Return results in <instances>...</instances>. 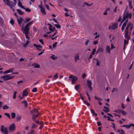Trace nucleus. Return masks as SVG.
<instances>
[{
	"label": "nucleus",
	"instance_id": "obj_7",
	"mask_svg": "<svg viewBox=\"0 0 134 134\" xmlns=\"http://www.w3.org/2000/svg\"><path fill=\"white\" fill-rule=\"evenodd\" d=\"M87 86L89 88L91 91L92 90V88L91 87V85L92 84L91 81L88 80L87 81Z\"/></svg>",
	"mask_w": 134,
	"mask_h": 134
},
{
	"label": "nucleus",
	"instance_id": "obj_4",
	"mask_svg": "<svg viewBox=\"0 0 134 134\" xmlns=\"http://www.w3.org/2000/svg\"><path fill=\"white\" fill-rule=\"evenodd\" d=\"M15 129V126L14 123H13L10 125L9 127V129L10 131H14Z\"/></svg>",
	"mask_w": 134,
	"mask_h": 134
},
{
	"label": "nucleus",
	"instance_id": "obj_44",
	"mask_svg": "<svg viewBox=\"0 0 134 134\" xmlns=\"http://www.w3.org/2000/svg\"><path fill=\"white\" fill-rule=\"evenodd\" d=\"M33 23V21H32L28 23L27 25H26L27 26H29V25H31Z\"/></svg>",
	"mask_w": 134,
	"mask_h": 134
},
{
	"label": "nucleus",
	"instance_id": "obj_8",
	"mask_svg": "<svg viewBox=\"0 0 134 134\" xmlns=\"http://www.w3.org/2000/svg\"><path fill=\"white\" fill-rule=\"evenodd\" d=\"M118 23H115L113 24L111 27V29L112 30H115V29L118 28Z\"/></svg>",
	"mask_w": 134,
	"mask_h": 134
},
{
	"label": "nucleus",
	"instance_id": "obj_39",
	"mask_svg": "<svg viewBox=\"0 0 134 134\" xmlns=\"http://www.w3.org/2000/svg\"><path fill=\"white\" fill-rule=\"evenodd\" d=\"M75 88L76 90H77L79 88V85H77L75 86Z\"/></svg>",
	"mask_w": 134,
	"mask_h": 134
},
{
	"label": "nucleus",
	"instance_id": "obj_19",
	"mask_svg": "<svg viewBox=\"0 0 134 134\" xmlns=\"http://www.w3.org/2000/svg\"><path fill=\"white\" fill-rule=\"evenodd\" d=\"M41 12L44 15L46 14V13L45 12V9L44 8L41 9Z\"/></svg>",
	"mask_w": 134,
	"mask_h": 134
},
{
	"label": "nucleus",
	"instance_id": "obj_6",
	"mask_svg": "<svg viewBox=\"0 0 134 134\" xmlns=\"http://www.w3.org/2000/svg\"><path fill=\"white\" fill-rule=\"evenodd\" d=\"M131 23L129 22L128 24L126 27V29L125 30V34H127L129 35V32H128V29L129 27L131 26Z\"/></svg>",
	"mask_w": 134,
	"mask_h": 134
},
{
	"label": "nucleus",
	"instance_id": "obj_21",
	"mask_svg": "<svg viewBox=\"0 0 134 134\" xmlns=\"http://www.w3.org/2000/svg\"><path fill=\"white\" fill-rule=\"evenodd\" d=\"M22 103H24L25 105V108L27 106V103L26 100L24 101H22L21 102Z\"/></svg>",
	"mask_w": 134,
	"mask_h": 134
},
{
	"label": "nucleus",
	"instance_id": "obj_22",
	"mask_svg": "<svg viewBox=\"0 0 134 134\" xmlns=\"http://www.w3.org/2000/svg\"><path fill=\"white\" fill-rule=\"evenodd\" d=\"M17 20L18 23H21L23 21V19L22 18H18Z\"/></svg>",
	"mask_w": 134,
	"mask_h": 134
},
{
	"label": "nucleus",
	"instance_id": "obj_48",
	"mask_svg": "<svg viewBox=\"0 0 134 134\" xmlns=\"http://www.w3.org/2000/svg\"><path fill=\"white\" fill-rule=\"evenodd\" d=\"M54 30L57 31V30L55 29V27H53V29H52L50 31L52 32H54Z\"/></svg>",
	"mask_w": 134,
	"mask_h": 134
},
{
	"label": "nucleus",
	"instance_id": "obj_1",
	"mask_svg": "<svg viewBox=\"0 0 134 134\" xmlns=\"http://www.w3.org/2000/svg\"><path fill=\"white\" fill-rule=\"evenodd\" d=\"M1 131L3 134H8L9 133L7 128L5 127L4 128L3 125H2L1 126Z\"/></svg>",
	"mask_w": 134,
	"mask_h": 134
},
{
	"label": "nucleus",
	"instance_id": "obj_59",
	"mask_svg": "<svg viewBox=\"0 0 134 134\" xmlns=\"http://www.w3.org/2000/svg\"><path fill=\"white\" fill-rule=\"evenodd\" d=\"M14 1V2H13V6L14 5V6H15L16 5V0H13Z\"/></svg>",
	"mask_w": 134,
	"mask_h": 134
},
{
	"label": "nucleus",
	"instance_id": "obj_56",
	"mask_svg": "<svg viewBox=\"0 0 134 134\" xmlns=\"http://www.w3.org/2000/svg\"><path fill=\"white\" fill-rule=\"evenodd\" d=\"M125 20L123 18L122 21L121 22L120 24L119 25V26H121L122 23L125 21Z\"/></svg>",
	"mask_w": 134,
	"mask_h": 134
},
{
	"label": "nucleus",
	"instance_id": "obj_36",
	"mask_svg": "<svg viewBox=\"0 0 134 134\" xmlns=\"http://www.w3.org/2000/svg\"><path fill=\"white\" fill-rule=\"evenodd\" d=\"M54 26H56V27L57 29L60 28L61 27V26L59 24H55L54 25Z\"/></svg>",
	"mask_w": 134,
	"mask_h": 134
},
{
	"label": "nucleus",
	"instance_id": "obj_3",
	"mask_svg": "<svg viewBox=\"0 0 134 134\" xmlns=\"http://www.w3.org/2000/svg\"><path fill=\"white\" fill-rule=\"evenodd\" d=\"M126 39H127V40H126L125 39L124 40V46L126 44H128L129 43V41L130 38V36L129 35H128L125 34L124 35Z\"/></svg>",
	"mask_w": 134,
	"mask_h": 134
},
{
	"label": "nucleus",
	"instance_id": "obj_52",
	"mask_svg": "<svg viewBox=\"0 0 134 134\" xmlns=\"http://www.w3.org/2000/svg\"><path fill=\"white\" fill-rule=\"evenodd\" d=\"M121 110L120 109H118V110H116L114 111L116 113H120L121 112Z\"/></svg>",
	"mask_w": 134,
	"mask_h": 134
},
{
	"label": "nucleus",
	"instance_id": "obj_37",
	"mask_svg": "<svg viewBox=\"0 0 134 134\" xmlns=\"http://www.w3.org/2000/svg\"><path fill=\"white\" fill-rule=\"evenodd\" d=\"M17 93V92L15 91L14 93L13 96V99H15L16 97V94Z\"/></svg>",
	"mask_w": 134,
	"mask_h": 134
},
{
	"label": "nucleus",
	"instance_id": "obj_54",
	"mask_svg": "<svg viewBox=\"0 0 134 134\" xmlns=\"http://www.w3.org/2000/svg\"><path fill=\"white\" fill-rule=\"evenodd\" d=\"M97 124L98 126H100L102 125V124L100 121L97 122Z\"/></svg>",
	"mask_w": 134,
	"mask_h": 134
},
{
	"label": "nucleus",
	"instance_id": "obj_50",
	"mask_svg": "<svg viewBox=\"0 0 134 134\" xmlns=\"http://www.w3.org/2000/svg\"><path fill=\"white\" fill-rule=\"evenodd\" d=\"M96 51V49H93V51L91 53V54L93 55H94Z\"/></svg>",
	"mask_w": 134,
	"mask_h": 134
},
{
	"label": "nucleus",
	"instance_id": "obj_57",
	"mask_svg": "<svg viewBox=\"0 0 134 134\" xmlns=\"http://www.w3.org/2000/svg\"><path fill=\"white\" fill-rule=\"evenodd\" d=\"M31 19L30 18H27L26 19V23H28L30 21Z\"/></svg>",
	"mask_w": 134,
	"mask_h": 134
},
{
	"label": "nucleus",
	"instance_id": "obj_25",
	"mask_svg": "<svg viewBox=\"0 0 134 134\" xmlns=\"http://www.w3.org/2000/svg\"><path fill=\"white\" fill-rule=\"evenodd\" d=\"M11 117L13 119H14L15 118L16 114L14 113H11Z\"/></svg>",
	"mask_w": 134,
	"mask_h": 134
},
{
	"label": "nucleus",
	"instance_id": "obj_26",
	"mask_svg": "<svg viewBox=\"0 0 134 134\" xmlns=\"http://www.w3.org/2000/svg\"><path fill=\"white\" fill-rule=\"evenodd\" d=\"M33 46L35 47H36L37 49H38L39 48H41V46L40 45H37L35 44H34Z\"/></svg>",
	"mask_w": 134,
	"mask_h": 134
},
{
	"label": "nucleus",
	"instance_id": "obj_28",
	"mask_svg": "<svg viewBox=\"0 0 134 134\" xmlns=\"http://www.w3.org/2000/svg\"><path fill=\"white\" fill-rule=\"evenodd\" d=\"M124 115H125L127 114V113L124 110H121V112Z\"/></svg>",
	"mask_w": 134,
	"mask_h": 134
},
{
	"label": "nucleus",
	"instance_id": "obj_10",
	"mask_svg": "<svg viewBox=\"0 0 134 134\" xmlns=\"http://www.w3.org/2000/svg\"><path fill=\"white\" fill-rule=\"evenodd\" d=\"M103 108L104 109H103V110L105 113H107L109 111V108L108 107L106 106H104L103 107Z\"/></svg>",
	"mask_w": 134,
	"mask_h": 134
},
{
	"label": "nucleus",
	"instance_id": "obj_47",
	"mask_svg": "<svg viewBox=\"0 0 134 134\" xmlns=\"http://www.w3.org/2000/svg\"><path fill=\"white\" fill-rule=\"evenodd\" d=\"M37 88H34L32 90V91L33 92H36L37 91Z\"/></svg>",
	"mask_w": 134,
	"mask_h": 134
},
{
	"label": "nucleus",
	"instance_id": "obj_60",
	"mask_svg": "<svg viewBox=\"0 0 134 134\" xmlns=\"http://www.w3.org/2000/svg\"><path fill=\"white\" fill-rule=\"evenodd\" d=\"M89 41V40H88L87 41H86V42L85 44L86 46H87V45L88 44Z\"/></svg>",
	"mask_w": 134,
	"mask_h": 134
},
{
	"label": "nucleus",
	"instance_id": "obj_35",
	"mask_svg": "<svg viewBox=\"0 0 134 134\" xmlns=\"http://www.w3.org/2000/svg\"><path fill=\"white\" fill-rule=\"evenodd\" d=\"M128 19H127L124 22V23L123 24V25H125L126 26L127 24L128 23Z\"/></svg>",
	"mask_w": 134,
	"mask_h": 134
},
{
	"label": "nucleus",
	"instance_id": "obj_46",
	"mask_svg": "<svg viewBox=\"0 0 134 134\" xmlns=\"http://www.w3.org/2000/svg\"><path fill=\"white\" fill-rule=\"evenodd\" d=\"M28 34L29 33H25L24 34L25 35L26 38L29 40V37L28 35Z\"/></svg>",
	"mask_w": 134,
	"mask_h": 134
},
{
	"label": "nucleus",
	"instance_id": "obj_12",
	"mask_svg": "<svg viewBox=\"0 0 134 134\" xmlns=\"http://www.w3.org/2000/svg\"><path fill=\"white\" fill-rule=\"evenodd\" d=\"M14 69V68L10 69L8 70H7L6 71H5L3 72V74H7L10 72H12L13 71V70Z\"/></svg>",
	"mask_w": 134,
	"mask_h": 134
},
{
	"label": "nucleus",
	"instance_id": "obj_34",
	"mask_svg": "<svg viewBox=\"0 0 134 134\" xmlns=\"http://www.w3.org/2000/svg\"><path fill=\"white\" fill-rule=\"evenodd\" d=\"M16 120L17 121H18L21 120V117L20 116H18L16 117Z\"/></svg>",
	"mask_w": 134,
	"mask_h": 134
},
{
	"label": "nucleus",
	"instance_id": "obj_49",
	"mask_svg": "<svg viewBox=\"0 0 134 134\" xmlns=\"http://www.w3.org/2000/svg\"><path fill=\"white\" fill-rule=\"evenodd\" d=\"M84 4H86L87 6H90L93 4V3H92L90 4H89L88 3H86V2H84Z\"/></svg>",
	"mask_w": 134,
	"mask_h": 134
},
{
	"label": "nucleus",
	"instance_id": "obj_23",
	"mask_svg": "<svg viewBox=\"0 0 134 134\" xmlns=\"http://www.w3.org/2000/svg\"><path fill=\"white\" fill-rule=\"evenodd\" d=\"M58 77V74L57 73L56 75H55L52 78V79L53 80H54L55 79H57Z\"/></svg>",
	"mask_w": 134,
	"mask_h": 134
},
{
	"label": "nucleus",
	"instance_id": "obj_55",
	"mask_svg": "<svg viewBox=\"0 0 134 134\" xmlns=\"http://www.w3.org/2000/svg\"><path fill=\"white\" fill-rule=\"evenodd\" d=\"M36 111V109H33V110H32L30 111V113H31V114H32L34 113Z\"/></svg>",
	"mask_w": 134,
	"mask_h": 134
},
{
	"label": "nucleus",
	"instance_id": "obj_27",
	"mask_svg": "<svg viewBox=\"0 0 134 134\" xmlns=\"http://www.w3.org/2000/svg\"><path fill=\"white\" fill-rule=\"evenodd\" d=\"M23 9H25L26 12H29L31 11V10L29 8H25L24 7V8H23Z\"/></svg>",
	"mask_w": 134,
	"mask_h": 134
},
{
	"label": "nucleus",
	"instance_id": "obj_11",
	"mask_svg": "<svg viewBox=\"0 0 134 134\" xmlns=\"http://www.w3.org/2000/svg\"><path fill=\"white\" fill-rule=\"evenodd\" d=\"M103 48L101 47L99 48L97 50L96 52V53H99L100 52H103Z\"/></svg>",
	"mask_w": 134,
	"mask_h": 134
},
{
	"label": "nucleus",
	"instance_id": "obj_33",
	"mask_svg": "<svg viewBox=\"0 0 134 134\" xmlns=\"http://www.w3.org/2000/svg\"><path fill=\"white\" fill-rule=\"evenodd\" d=\"M10 23L12 25H13L14 24V22L12 18H11Z\"/></svg>",
	"mask_w": 134,
	"mask_h": 134
},
{
	"label": "nucleus",
	"instance_id": "obj_32",
	"mask_svg": "<svg viewBox=\"0 0 134 134\" xmlns=\"http://www.w3.org/2000/svg\"><path fill=\"white\" fill-rule=\"evenodd\" d=\"M54 55L53 54L51 57V58L53 60H55L56 59H57V57H54Z\"/></svg>",
	"mask_w": 134,
	"mask_h": 134
},
{
	"label": "nucleus",
	"instance_id": "obj_9",
	"mask_svg": "<svg viewBox=\"0 0 134 134\" xmlns=\"http://www.w3.org/2000/svg\"><path fill=\"white\" fill-rule=\"evenodd\" d=\"M6 2V4L10 6V8H12L13 7V5L12 4H10V1L9 0H5Z\"/></svg>",
	"mask_w": 134,
	"mask_h": 134
},
{
	"label": "nucleus",
	"instance_id": "obj_64",
	"mask_svg": "<svg viewBox=\"0 0 134 134\" xmlns=\"http://www.w3.org/2000/svg\"><path fill=\"white\" fill-rule=\"evenodd\" d=\"M121 131L122 132L121 134H125L124 131L122 129L121 130Z\"/></svg>",
	"mask_w": 134,
	"mask_h": 134
},
{
	"label": "nucleus",
	"instance_id": "obj_30",
	"mask_svg": "<svg viewBox=\"0 0 134 134\" xmlns=\"http://www.w3.org/2000/svg\"><path fill=\"white\" fill-rule=\"evenodd\" d=\"M34 67L36 68H40V66L37 64L35 63L34 64Z\"/></svg>",
	"mask_w": 134,
	"mask_h": 134
},
{
	"label": "nucleus",
	"instance_id": "obj_62",
	"mask_svg": "<svg viewBox=\"0 0 134 134\" xmlns=\"http://www.w3.org/2000/svg\"><path fill=\"white\" fill-rule=\"evenodd\" d=\"M33 115V117L32 118V119H33V120H35L36 119V118L35 117V115L34 114H33L32 115Z\"/></svg>",
	"mask_w": 134,
	"mask_h": 134
},
{
	"label": "nucleus",
	"instance_id": "obj_24",
	"mask_svg": "<svg viewBox=\"0 0 134 134\" xmlns=\"http://www.w3.org/2000/svg\"><path fill=\"white\" fill-rule=\"evenodd\" d=\"M29 42L28 41H27L25 44H24L23 45V47H26L29 44Z\"/></svg>",
	"mask_w": 134,
	"mask_h": 134
},
{
	"label": "nucleus",
	"instance_id": "obj_16",
	"mask_svg": "<svg viewBox=\"0 0 134 134\" xmlns=\"http://www.w3.org/2000/svg\"><path fill=\"white\" fill-rule=\"evenodd\" d=\"M16 11L18 12L19 14L21 15H23L24 14V13L22 12L21 10L18 9L16 10Z\"/></svg>",
	"mask_w": 134,
	"mask_h": 134
},
{
	"label": "nucleus",
	"instance_id": "obj_15",
	"mask_svg": "<svg viewBox=\"0 0 134 134\" xmlns=\"http://www.w3.org/2000/svg\"><path fill=\"white\" fill-rule=\"evenodd\" d=\"M110 48L109 46H107L106 49V52L107 53L108 52L109 53H110Z\"/></svg>",
	"mask_w": 134,
	"mask_h": 134
},
{
	"label": "nucleus",
	"instance_id": "obj_42",
	"mask_svg": "<svg viewBox=\"0 0 134 134\" xmlns=\"http://www.w3.org/2000/svg\"><path fill=\"white\" fill-rule=\"evenodd\" d=\"M34 132V131L32 129L30 130V132H28L27 134H32Z\"/></svg>",
	"mask_w": 134,
	"mask_h": 134
},
{
	"label": "nucleus",
	"instance_id": "obj_13",
	"mask_svg": "<svg viewBox=\"0 0 134 134\" xmlns=\"http://www.w3.org/2000/svg\"><path fill=\"white\" fill-rule=\"evenodd\" d=\"M28 94V93L27 92L26 90H24L22 96L23 97L26 96H27Z\"/></svg>",
	"mask_w": 134,
	"mask_h": 134
},
{
	"label": "nucleus",
	"instance_id": "obj_58",
	"mask_svg": "<svg viewBox=\"0 0 134 134\" xmlns=\"http://www.w3.org/2000/svg\"><path fill=\"white\" fill-rule=\"evenodd\" d=\"M94 97L96 100H97L98 101H99V100H102V99H101V98H98L96 96H95Z\"/></svg>",
	"mask_w": 134,
	"mask_h": 134
},
{
	"label": "nucleus",
	"instance_id": "obj_63",
	"mask_svg": "<svg viewBox=\"0 0 134 134\" xmlns=\"http://www.w3.org/2000/svg\"><path fill=\"white\" fill-rule=\"evenodd\" d=\"M86 76L85 73H83L82 75V77L83 78H84Z\"/></svg>",
	"mask_w": 134,
	"mask_h": 134
},
{
	"label": "nucleus",
	"instance_id": "obj_14",
	"mask_svg": "<svg viewBox=\"0 0 134 134\" xmlns=\"http://www.w3.org/2000/svg\"><path fill=\"white\" fill-rule=\"evenodd\" d=\"M76 76H75L73 77L71 81L72 82V83L73 84L76 81L77 79V78H76Z\"/></svg>",
	"mask_w": 134,
	"mask_h": 134
},
{
	"label": "nucleus",
	"instance_id": "obj_29",
	"mask_svg": "<svg viewBox=\"0 0 134 134\" xmlns=\"http://www.w3.org/2000/svg\"><path fill=\"white\" fill-rule=\"evenodd\" d=\"M9 108V107L7 106L6 105H4L3 107V108L4 110L8 109Z\"/></svg>",
	"mask_w": 134,
	"mask_h": 134
},
{
	"label": "nucleus",
	"instance_id": "obj_45",
	"mask_svg": "<svg viewBox=\"0 0 134 134\" xmlns=\"http://www.w3.org/2000/svg\"><path fill=\"white\" fill-rule=\"evenodd\" d=\"M57 44V42H55V43L53 44L52 46L53 47V48H55Z\"/></svg>",
	"mask_w": 134,
	"mask_h": 134
},
{
	"label": "nucleus",
	"instance_id": "obj_31",
	"mask_svg": "<svg viewBox=\"0 0 134 134\" xmlns=\"http://www.w3.org/2000/svg\"><path fill=\"white\" fill-rule=\"evenodd\" d=\"M38 126L37 125H36L34 123H33L32 124V125L31 127V128L32 129H33L35 128H36Z\"/></svg>",
	"mask_w": 134,
	"mask_h": 134
},
{
	"label": "nucleus",
	"instance_id": "obj_20",
	"mask_svg": "<svg viewBox=\"0 0 134 134\" xmlns=\"http://www.w3.org/2000/svg\"><path fill=\"white\" fill-rule=\"evenodd\" d=\"M18 5L20 7L22 8H24V6L22 5L20 1H18Z\"/></svg>",
	"mask_w": 134,
	"mask_h": 134
},
{
	"label": "nucleus",
	"instance_id": "obj_40",
	"mask_svg": "<svg viewBox=\"0 0 134 134\" xmlns=\"http://www.w3.org/2000/svg\"><path fill=\"white\" fill-rule=\"evenodd\" d=\"M4 115L8 117L9 119H11L10 115L9 114L6 113H5Z\"/></svg>",
	"mask_w": 134,
	"mask_h": 134
},
{
	"label": "nucleus",
	"instance_id": "obj_2",
	"mask_svg": "<svg viewBox=\"0 0 134 134\" xmlns=\"http://www.w3.org/2000/svg\"><path fill=\"white\" fill-rule=\"evenodd\" d=\"M125 12L124 14L123 18H124L125 20L127 18H129L130 19H131V18L132 17L131 13H129L128 12H127L126 14L125 15Z\"/></svg>",
	"mask_w": 134,
	"mask_h": 134
},
{
	"label": "nucleus",
	"instance_id": "obj_53",
	"mask_svg": "<svg viewBox=\"0 0 134 134\" xmlns=\"http://www.w3.org/2000/svg\"><path fill=\"white\" fill-rule=\"evenodd\" d=\"M39 41L43 45L44 44V42L43 41V40L42 39H39Z\"/></svg>",
	"mask_w": 134,
	"mask_h": 134
},
{
	"label": "nucleus",
	"instance_id": "obj_43",
	"mask_svg": "<svg viewBox=\"0 0 134 134\" xmlns=\"http://www.w3.org/2000/svg\"><path fill=\"white\" fill-rule=\"evenodd\" d=\"M96 61L97 62L96 63V65L98 66H99L100 65V62L99 60L98 59H97Z\"/></svg>",
	"mask_w": 134,
	"mask_h": 134
},
{
	"label": "nucleus",
	"instance_id": "obj_51",
	"mask_svg": "<svg viewBox=\"0 0 134 134\" xmlns=\"http://www.w3.org/2000/svg\"><path fill=\"white\" fill-rule=\"evenodd\" d=\"M125 26H126L122 25V27L121 28V29L122 30V32H123L124 31V30Z\"/></svg>",
	"mask_w": 134,
	"mask_h": 134
},
{
	"label": "nucleus",
	"instance_id": "obj_61",
	"mask_svg": "<svg viewBox=\"0 0 134 134\" xmlns=\"http://www.w3.org/2000/svg\"><path fill=\"white\" fill-rule=\"evenodd\" d=\"M121 108L123 109H124L125 108V107L124 106V104L123 103H122L121 104Z\"/></svg>",
	"mask_w": 134,
	"mask_h": 134
},
{
	"label": "nucleus",
	"instance_id": "obj_5",
	"mask_svg": "<svg viewBox=\"0 0 134 134\" xmlns=\"http://www.w3.org/2000/svg\"><path fill=\"white\" fill-rule=\"evenodd\" d=\"M29 26H27L26 25L25 27L23 30V33L24 34L29 33Z\"/></svg>",
	"mask_w": 134,
	"mask_h": 134
},
{
	"label": "nucleus",
	"instance_id": "obj_18",
	"mask_svg": "<svg viewBox=\"0 0 134 134\" xmlns=\"http://www.w3.org/2000/svg\"><path fill=\"white\" fill-rule=\"evenodd\" d=\"M121 127H125L127 129H129L131 127L130 125V124L129 125H123L122 126H120Z\"/></svg>",
	"mask_w": 134,
	"mask_h": 134
},
{
	"label": "nucleus",
	"instance_id": "obj_17",
	"mask_svg": "<svg viewBox=\"0 0 134 134\" xmlns=\"http://www.w3.org/2000/svg\"><path fill=\"white\" fill-rule=\"evenodd\" d=\"M10 79L9 76V75H7L4 76V80H6Z\"/></svg>",
	"mask_w": 134,
	"mask_h": 134
},
{
	"label": "nucleus",
	"instance_id": "obj_41",
	"mask_svg": "<svg viewBox=\"0 0 134 134\" xmlns=\"http://www.w3.org/2000/svg\"><path fill=\"white\" fill-rule=\"evenodd\" d=\"M79 59V57L78 56H77L75 57V60L76 62L77 60Z\"/></svg>",
	"mask_w": 134,
	"mask_h": 134
},
{
	"label": "nucleus",
	"instance_id": "obj_38",
	"mask_svg": "<svg viewBox=\"0 0 134 134\" xmlns=\"http://www.w3.org/2000/svg\"><path fill=\"white\" fill-rule=\"evenodd\" d=\"M47 25L49 26V29L50 30L52 29V25L50 24H47Z\"/></svg>",
	"mask_w": 134,
	"mask_h": 134
}]
</instances>
